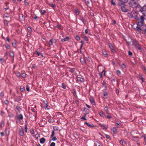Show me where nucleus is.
Returning <instances> with one entry per match:
<instances>
[{
    "label": "nucleus",
    "mask_w": 146,
    "mask_h": 146,
    "mask_svg": "<svg viewBox=\"0 0 146 146\" xmlns=\"http://www.w3.org/2000/svg\"><path fill=\"white\" fill-rule=\"evenodd\" d=\"M139 77L140 79L142 80L143 82H144V81L143 78L142 77V75H139Z\"/></svg>",
    "instance_id": "ea45409f"
},
{
    "label": "nucleus",
    "mask_w": 146,
    "mask_h": 146,
    "mask_svg": "<svg viewBox=\"0 0 146 146\" xmlns=\"http://www.w3.org/2000/svg\"><path fill=\"white\" fill-rule=\"evenodd\" d=\"M129 6L133 8H135L137 7L138 4L134 0H130L129 3Z\"/></svg>",
    "instance_id": "f257e3e1"
},
{
    "label": "nucleus",
    "mask_w": 146,
    "mask_h": 146,
    "mask_svg": "<svg viewBox=\"0 0 146 146\" xmlns=\"http://www.w3.org/2000/svg\"><path fill=\"white\" fill-rule=\"evenodd\" d=\"M80 13V11L78 9H76L75 10V15L77 16Z\"/></svg>",
    "instance_id": "9d476101"
},
{
    "label": "nucleus",
    "mask_w": 146,
    "mask_h": 146,
    "mask_svg": "<svg viewBox=\"0 0 146 146\" xmlns=\"http://www.w3.org/2000/svg\"><path fill=\"white\" fill-rule=\"evenodd\" d=\"M116 72L118 76H119L121 74V71L119 70H117Z\"/></svg>",
    "instance_id": "7c9ffc66"
},
{
    "label": "nucleus",
    "mask_w": 146,
    "mask_h": 146,
    "mask_svg": "<svg viewBox=\"0 0 146 146\" xmlns=\"http://www.w3.org/2000/svg\"><path fill=\"white\" fill-rule=\"evenodd\" d=\"M4 126V121L2 120L0 122V127L1 128L3 127Z\"/></svg>",
    "instance_id": "4468645a"
},
{
    "label": "nucleus",
    "mask_w": 146,
    "mask_h": 146,
    "mask_svg": "<svg viewBox=\"0 0 146 146\" xmlns=\"http://www.w3.org/2000/svg\"><path fill=\"white\" fill-rule=\"evenodd\" d=\"M15 74L16 76L18 77H19L21 76L20 73L18 72H16Z\"/></svg>",
    "instance_id": "473e14b6"
},
{
    "label": "nucleus",
    "mask_w": 146,
    "mask_h": 146,
    "mask_svg": "<svg viewBox=\"0 0 146 146\" xmlns=\"http://www.w3.org/2000/svg\"><path fill=\"white\" fill-rule=\"evenodd\" d=\"M100 126L102 127L103 129H104L106 130L107 129V127L104 124H101L100 125Z\"/></svg>",
    "instance_id": "2f4dec72"
},
{
    "label": "nucleus",
    "mask_w": 146,
    "mask_h": 146,
    "mask_svg": "<svg viewBox=\"0 0 146 146\" xmlns=\"http://www.w3.org/2000/svg\"><path fill=\"white\" fill-rule=\"evenodd\" d=\"M103 72H104V75H105V70H103L102 71V72H101V73H100L99 74V75L100 76V77L101 78H102V73Z\"/></svg>",
    "instance_id": "c85d7f7f"
},
{
    "label": "nucleus",
    "mask_w": 146,
    "mask_h": 146,
    "mask_svg": "<svg viewBox=\"0 0 146 146\" xmlns=\"http://www.w3.org/2000/svg\"><path fill=\"white\" fill-rule=\"evenodd\" d=\"M43 102L45 104V106H44L43 108L45 109H46L48 106V103L46 101H44Z\"/></svg>",
    "instance_id": "f8f14e48"
},
{
    "label": "nucleus",
    "mask_w": 146,
    "mask_h": 146,
    "mask_svg": "<svg viewBox=\"0 0 146 146\" xmlns=\"http://www.w3.org/2000/svg\"><path fill=\"white\" fill-rule=\"evenodd\" d=\"M121 7V11L123 12H126L129 11H130V9H127L126 7V5L125 4H124L123 5H119Z\"/></svg>",
    "instance_id": "39448f33"
},
{
    "label": "nucleus",
    "mask_w": 146,
    "mask_h": 146,
    "mask_svg": "<svg viewBox=\"0 0 146 146\" xmlns=\"http://www.w3.org/2000/svg\"><path fill=\"white\" fill-rule=\"evenodd\" d=\"M144 17L143 16H141L140 19H137L138 22L137 25L142 27L143 25Z\"/></svg>",
    "instance_id": "f03ea898"
},
{
    "label": "nucleus",
    "mask_w": 146,
    "mask_h": 146,
    "mask_svg": "<svg viewBox=\"0 0 146 146\" xmlns=\"http://www.w3.org/2000/svg\"><path fill=\"white\" fill-rule=\"evenodd\" d=\"M55 143L54 142H52L50 144V146H55Z\"/></svg>",
    "instance_id": "bf43d9fd"
},
{
    "label": "nucleus",
    "mask_w": 146,
    "mask_h": 146,
    "mask_svg": "<svg viewBox=\"0 0 146 146\" xmlns=\"http://www.w3.org/2000/svg\"><path fill=\"white\" fill-rule=\"evenodd\" d=\"M5 104L6 105H7L9 103V102L7 100H6L5 101Z\"/></svg>",
    "instance_id": "338daca9"
},
{
    "label": "nucleus",
    "mask_w": 146,
    "mask_h": 146,
    "mask_svg": "<svg viewBox=\"0 0 146 146\" xmlns=\"http://www.w3.org/2000/svg\"><path fill=\"white\" fill-rule=\"evenodd\" d=\"M128 55L130 56L132 55L133 54L132 52L130 51L128 52Z\"/></svg>",
    "instance_id": "13d9d810"
},
{
    "label": "nucleus",
    "mask_w": 146,
    "mask_h": 146,
    "mask_svg": "<svg viewBox=\"0 0 146 146\" xmlns=\"http://www.w3.org/2000/svg\"><path fill=\"white\" fill-rule=\"evenodd\" d=\"M56 27L59 29H61V25H57L56 26Z\"/></svg>",
    "instance_id": "603ef678"
},
{
    "label": "nucleus",
    "mask_w": 146,
    "mask_h": 146,
    "mask_svg": "<svg viewBox=\"0 0 146 146\" xmlns=\"http://www.w3.org/2000/svg\"><path fill=\"white\" fill-rule=\"evenodd\" d=\"M4 96V94L3 92L0 93V96L1 98H3Z\"/></svg>",
    "instance_id": "49530a36"
},
{
    "label": "nucleus",
    "mask_w": 146,
    "mask_h": 146,
    "mask_svg": "<svg viewBox=\"0 0 146 146\" xmlns=\"http://www.w3.org/2000/svg\"><path fill=\"white\" fill-rule=\"evenodd\" d=\"M69 72H70L72 73H73L74 71V68H70L69 70Z\"/></svg>",
    "instance_id": "e433bc0d"
},
{
    "label": "nucleus",
    "mask_w": 146,
    "mask_h": 146,
    "mask_svg": "<svg viewBox=\"0 0 146 146\" xmlns=\"http://www.w3.org/2000/svg\"><path fill=\"white\" fill-rule=\"evenodd\" d=\"M24 3L25 5L26 6H28L29 5V3L27 1H24Z\"/></svg>",
    "instance_id": "8fccbe9b"
},
{
    "label": "nucleus",
    "mask_w": 146,
    "mask_h": 146,
    "mask_svg": "<svg viewBox=\"0 0 146 146\" xmlns=\"http://www.w3.org/2000/svg\"><path fill=\"white\" fill-rule=\"evenodd\" d=\"M25 131L26 132H27V127L26 124L25 125Z\"/></svg>",
    "instance_id": "5fc2aeb1"
},
{
    "label": "nucleus",
    "mask_w": 146,
    "mask_h": 146,
    "mask_svg": "<svg viewBox=\"0 0 146 146\" xmlns=\"http://www.w3.org/2000/svg\"><path fill=\"white\" fill-rule=\"evenodd\" d=\"M40 13H41V15H44L46 13V11L45 10H42L40 11Z\"/></svg>",
    "instance_id": "c756f323"
},
{
    "label": "nucleus",
    "mask_w": 146,
    "mask_h": 146,
    "mask_svg": "<svg viewBox=\"0 0 146 146\" xmlns=\"http://www.w3.org/2000/svg\"><path fill=\"white\" fill-rule=\"evenodd\" d=\"M79 19L82 22L84 25H85L86 23V19L82 17H81Z\"/></svg>",
    "instance_id": "9b49d317"
},
{
    "label": "nucleus",
    "mask_w": 146,
    "mask_h": 146,
    "mask_svg": "<svg viewBox=\"0 0 146 146\" xmlns=\"http://www.w3.org/2000/svg\"><path fill=\"white\" fill-rule=\"evenodd\" d=\"M62 87L64 89H65L66 88V86L64 83L62 84Z\"/></svg>",
    "instance_id": "774afa93"
},
{
    "label": "nucleus",
    "mask_w": 146,
    "mask_h": 146,
    "mask_svg": "<svg viewBox=\"0 0 146 146\" xmlns=\"http://www.w3.org/2000/svg\"><path fill=\"white\" fill-rule=\"evenodd\" d=\"M6 134L7 135H9V131L7 130H5Z\"/></svg>",
    "instance_id": "69168bd1"
},
{
    "label": "nucleus",
    "mask_w": 146,
    "mask_h": 146,
    "mask_svg": "<svg viewBox=\"0 0 146 146\" xmlns=\"http://www.w3.org/2000/svg\"><path fill=\"white\" fill-rule=\"evenodd\" d=\"M16 109L19 111V112H20L21 110V109L19 106H17L16 107Z\"/></svg>",
    "instance_id": "72a5a7b5"
},
{
    "label": "nucleus",
    "mask_w": 146,
    "mask_h": 146,
    "mask_svg": "<svg viewBox=\"0 0 146 146\" xmlns=\"http://www.w3.org/2000/svg\"><path fill=\"white\" fill-rule=\"evenodd\" d=\"M35 52L36 53L38 56H39L41 54V53L39 52L38 50H36Z\"/></svg>",
    "instance_id": "864d4df0"
},
{
    "label": "nucleus",
    "mask_w": 146,
    "mask_h": 146,
    "mask_svg": "<svg viewBox=\"0 0 146 146\" xmlns=\"http://www.w3.org/2000/svg\"><path fill=\"white\" fill-rule=\"evenodd\" d=\"M77 81L80 83H82L84 82V79L83 77L81 75H78L76 77Z\"/></svg>",
    "instance_id": "20e7f679"
},
{
    "label": "nucleus",
    "mask_w": 146,
    "mask_h": 146,
    "mask_svg": "<svg viewBox=\"0 0 146 146\" xmlns=\"http://www.w3.org/2000/svg\"><path fill=\"white\" fill-rule=\"evenodd\" d=\"M102 54L104 57H106L108 56V54L106 51H102Z\"/></svg>",
    "instance_id": "412c9836"
},
{
    "label": "nucleus",
    "mask_w": 146,
    "mask_h": 146,
    "mask_svg": "<svg viewBox=\"0 0 146 146\" xmlns=\"http://www.w3.org/2000/svg\"><path fill=\"white\" fill-rule=\"evenodd\" d=\"M8 116L10 117H13L14 116V115L12 113H8Z\"/></svg>",
    "instance_id": "f704fd0d"
},
{
    "label": "nucleus",
    "mask_w": 146,
    "mask_h": 146,
    "mask_svg": "<svg viewBox=\"0 0 146 146\" xmlns=\"http://www.w3.org/2000/svg\"><path fill=\"white\" fill-rule=\"evenodd\" d=\"M19 134L20 136H23L24 135V131L22 130H20Z\"/></svg>",
    "instance_id": "4be33fe9"
},
{
    "label": "nucleus",
    "mask_w": 146,
    "mask_h": 146,
    "mask_svg": "<svg viewBox=\"0 0 146 146\" xmlns=\"http://www.w3.org/2000/svg\"><path fill=\"white\" fill-rule=\"evenodd\" d=\"M85 124H86L87 126H88V127H89L90 128L94 127V125H92L86 122L85 123Z\"/></svg>",
    "instance_id": "dca6fc26"
},
{
    "label": "nucleus",
    "mask_w": 146,
    "mask_h": 146,
    "mask_svg": "<svg viewBox=\"0 0 146 146\" xmlns=\"http://www.w3.org/2000/svg\"><path fill=\"white\" fill-rule=\"evenodd\" d=\"M139 26H137L136 27V28L137 29V30L139 33H141V27H139Z\"/></svg>",
    "instance_id": "f3484780"
},
{
    "label": "nucleus",
    "mask_w": 146,
    "mask_h": 146,
    "mask_svg": "<svg viewBox=\"0 0 146 146\" xmlns=\"http://www.w3.org/2000/svg\"><path fill=\"white\" fill-rule=\"evenodd\" d=\"M85 3L86 5L88 7H90V3L89 1H85Z\"/></svg>",
    "instance_id": "393cba45"
},
{
    "label": "nucleus",
    "mask_w": 146,
    "mask_h": 146,
    "mask_svg": "<svg viewBox=\"0 0 146 146\" xmlns=\"http://www.w3.org/2000/svg\"><path fill=\"white\" fill-rule=\"evenodd\" d=\"M106 137L107 139H110V135H106Z\"/></svg>",
    "instance_id": "0e129e2a"
},
{
    "label": "nucleus",
    "mask_w": 146,
    "mask_h": 146,
    "mask_svg": "<svg viewBox=\"0 0 146 146\" xmlns=\"http://www.w3.org/2000/svg\"><path fill=\"white\" fill-rule=\"evenodd\" d=\"M84 39L85 41H87L88 40V39L87 37L86 36H85L84 37Z\"/></svg>",
    "instance_id": "3c124183"
},
{
    "label": "nucleus",
    "mask_w": 146,
    "mask_h": 146,
    "mask_svg": "<svg viewBox=\"0 0 146 146\" xmlns=\"http://www.w3.org/2000/svg\"><path fill=\"white\" fill-rule=\"evenodd\" d=\"M12 46L15 48L16 47L17 45L15 43H12Z\"/></svg>",
    "instance_id": "6e6d98bb"
},
{
    "label": "nucleus",
    "mask_w": 146,
    "mask_h": 146,
    "mask_svg": "<svg viewBox=\"0 0 146 146\" xmlns=\"http://www.w3.org/2000/svg\"><path fill=\"white\" fill-rule=\"evenodd\" d=\"M45 139L44 137L40 139V142L41 143H44L45 141Z\"/></svg>",
    "instance_id": "ddd939ff"
},
{
    "label": "nucleus",
    "mask_w": 146,
    "mask_h": 146,
    "mask_svg": "<svg viewBox=\"0 0 146 146\" xmlns=\"http://www.w3.org/2000/svg\"><path fill=\"white\" fill-rule=\"evenodd\" d=\"M21 76L23 78H25L26 77V74L25 73H23L21 74Z\"/></svg>",
    "instance_id": "09e8293b"
},
{
    "label": "nucleus",
    "mask_w": 146,
    "mask_h": 146,
    "mask_svg": "<svg viewBox=\"0 0 146 146\" xmlns=\"http://www.w3.org/2000/svg\"><path fill=\"white\" fill-rule=\"evenodd\" d=\"M57 140V138L55 137H53L52 139L51 140L53 141H55Z\"/></svg>",
    "instance_id": "052dcab7"
},
{
    "label": "nucleus",
    "mask_w": 146,
    "mask_h": 146,
    "mask_svg": "<svg viewBox=\"0 0 146 146\" xmlns=\"http://www.w3.org/2000/svg\"><path fill=\"white\" fill-rule=\"evenodd\" d=\"M53 42L52 41V40H50L49 43H48V44L50 46L52 44Z\"/></svg>",
    "instance_id": "a19ab883"
},
{
    "label": "nucleus",
    "mask_w": 146,
    "mask_h": 146,
    "mask_svg": "<svg viewBox=\"0 0 146 146\" xmlns=\"http://www.w3.org/2000/svg\"><path fill=\"white\" fill-rule=\"evenodd\" d=\"M55 134V133L54 131H53L52 132V134L51 135V137H52L54 136V135Z\"/></svg>",
    "instance_id": "4d7b16f0"
},
{
    "label": "nucleus",
    "mask_w": 146,
    "mask_h": 146,
    "mask_svg": "<svg viewBox=\"0 0 146 146\" xmlns=\"http://www.w3.org/2000/svg\"><path fill=\"white\" fill-rule=\"evenodd\" d=\"M108 45L109 47L111 50V51L113 53H115V51L114 49L113 46L112 45L111 43H109Z\"/></svg>",
    "instance_id": "0eeeda50"
},
{
    "label": "nucleus",
    "mask_w": 146,
    "mask_h": 146,
    "mask_svg": "<svg viewBox=\"0 0 146 146\" xmlns=\"http://www.w3.org/2000/svg\"><path fill=\"white\" fill-rule=\"evenodd\" d=\"M139 11L143 15H145L146 13V5H144L141 7L139 9Z\"/></svg>",
    "instance_id": "7ed1b4c3"
},
{
    "label": "nucleus",
    "mask_w": 146,
    "mask_h": 146,
    "mask_svg": "<svg viewBox=\"0 0 146 146\" xmlns=\"http://www.w3.org/2000/svg\"><path fill=\"white\" fill-rule=\"evenodd\" d=\"M69 39V37L68 36H67L65 38H62L61 39V41L62 42H64V41H66L68 40Z\"/></svg>",
    "instance_id": "2eb2a0df"
},
{
    "label": "nucleus",
    "mask_w": 146,
    "mask_h": 146,
    "mask_svg": "<svg viewBox=\"0 0 146 146\" xmlns=\"http://www.w3.org/2000/svg\"><path fill=\"white\" fill-rule=\"evenodd\" d=\"M84 114L85 115H86L87 114H88L90 112L89 110L86 108H84Z\"/></svg>",
    "instance_id": "6e6552de"
},
{
    "label": "nucleus",
    "mask_w": 146,
    "mask_h": 146,
    "mask_svg": "<svg viewBox=\"0 0 146 146\" xmlns=\"http://www.w3.org/2000/svg\"><path fill=\"white\" fill-rule=\"evenodd\" d=\"M128 0H119V5H122L124 4H125V3L128 2Z\"/></svg>",
    "instance_id": "423d86ee"
},
{
    "label": "nucleus",
    "mask_w": 146,
    "mask_h": 146,
    "mask_svg": "<svg viewBox=\"0 0 146 146\" xmlns=\"http://www.w3.org/2000/svg\"><path fill=\"white\" fill-rule=\"evenodd\" d=\"M112 131L114 133H116L117 132V129H116V128L115 127H113L112 129Z\"/></svg>",
    "instance_id": "a211bd4d"
},
{
    "label": "nucleus",
    "mask_w": 146,
    "mask_h": 146,
    "mask_svg": "<svg viewBox=\"0 0 146 146\" xmlns=\"http://www.w3.org/2000/svg\"><path fill=\"white\" fill-rule=\"evenodd\" d=\"M27 30L30 33L32 31V30L30 27H27Z\"/></svg>",
    "instance_id": "4c0bfd02"
},
{
    "label": "nucleus",
    "mask_w": 146,
    "mask_h": 146,
    "mask_svg": "<svg viewBox=\"0 0 146 146\" xmlns=\"http://www.w3.org/2000/svg\"><path fill=\"white\" fill-rule=\"evenodd\" d=\"M119 143L121 145H125L126 144L125 142L123 140H120L119 141Z\"/></svg>",
    "instance_id": "6ab92c4d"
},
{
    "label": "nucleus",
    "mask_w": 146,
    "mask_h": 146,
    "mask_svg": "<svg viewBox=\"0 0 146 146\" xmlns=\"http://www.w3.org/2000/svg\"><path fill=\"white\" fill-rule=\"evenodd\" d=\"M108 109L107 107L106 106L104 108V110L105 111L107 112L108 111Z\"/></svg>",
    "instance_id": "e2e57ef3"
},
{
    "label": "nucleus",
    "mask_w": 146,
    "mask_h": 146,
    "mask_svg": "<svg viewBox=\"0 0 146 146\" xmlns=\"http://www.w3.org/2000/svg\"><path fill=\"white\" fill-rule=\"evenodd\" d=\"M75 38L76 40L77 41L79 40L80 39V37L78 35L76 36Z\"/></svg>",
    "instance_id": "c03bdc74"
},
{
    "label": "nucleus",
    "mask_w": 146,
    "mask_h": 146,
    "mask_svg": "<svg viewBox=\"0 0 146 146\" xmlns=\"http://www.w3.org/2000/svg\"><path fill=\"white\" fill-rule=\"evenodd\" d=\"M48 121L50 123H52L53 122V120L52 119L50 118L48 120Z\"/></svg>",
    "instance_id": "58836bf2"
},
{
    "label": "nucleus",
    "mask_w": 146,
    "mask_h": 146,
    "mask_svg": "<svg viewBox=\"0 0 146 146\" xmlns=\"http://www.w3.org/2000/svg\"><path fill=\"white\" fill-rule=\"evenodd\" d=\"M135 45L136 47L139 50H140L141 51V50H142V48L141 47V46L140 45L139 43H136L135 44Z\"/></svg>",
    "instance_id": "1a4fd4ad"
},
{
    "label": "nucleus",
    "mask_w": 146,
    "mask_h": 146,
    "mask_svg": "<svg viewBox=\"0 0 146 146\" xmlns=\"http://www.w3.org/2000/svg\"><path fill=\"white\" fill-rule=\"evenodd\" d=\"M111 3L113 5H115L114 0H111Z\"/></svg>",
    "instance_id": "79ce46f5"
},
{
    "label": "nucleus",
    "mask_w": 146,
    "mask_h": 146,
    "mask_svg": "<svg viewBox=\"0 0 146 146\" xmlns=\"http://www.w3.org/2000/svg\"><path fill=\"white\" fill-rule=\"evenodd\" d=\"M34 17H33V19H35V20H36V19H37V18H38L37 17V16H36L35 14H34Z\"/></svg>",
    "instance_id": "680f3d73"
},
{
    "label": "nucleus",
    "mask_w": 146,
    "mask_h": 146,
    "mask_svg": "<svg viewBox=\"0 0 146 146\" xmlns=\"http://www.w3.org/2000/svg\"><path fill=\"white\" fill-rule=\"evenodd\" d=\"M121 68L122 69H124L125 68H126V66H125V65L124 64H123L121 65Z\"/></svg>",
    "instance_id": "c9c22d12"
},
{
    "label": "nucleus",
    "mask_w": 146,
    "mask_h": 146,
    "mask_svg": "<svg viewBox=\"0 0 146 146\" xmlns=\"http://www.w3.org/2000/svg\"><path fill=\"white\" fill-rule=\"evenodd\" d=\"M90 101L92 105H95V102L94 101V100L93 99H90Z\"/></svg>",
    "instance_id": "a878e982"
},
{
    "label": "nucleus",
    "mask_w": 146,
    "mask_h": 146,
    "mask_svg": "<svg viewBox=\"0 0 146 146\" xmlns=\"http://www.w3.org/2000/svg\"><path fill=\"white\" fill-rule=\"evenodd\" d=\"M26 88L27 91L29 92L30 90L29 87L28 85H27L26 86Z\"/></svg>",
    "instance_id": "a18cd8bd"
},
{
    "label": "nucleus",
    "mask_w": 146,
    "mask_h": 146,
    "mask_svg": "<svg viewBox=\"0 0 146 146\" xmlns=\"http://www.w3.org/2000/svg\"><path fill=\"white\" fill-rule=\"evenodd\" d=\"M86 115H83L82 117L81 118V119H84L85 120H86L87 119L85 118Z\"/></svg>",
    "instance_id": "37998d69"
},
{
    "label": "nucleus",
    "mask_w": 146,
    "mask_h": 146,
    "mask_svg": "<svg viewBox=\"0 0 146 146\" xmlns=\"http://www.w3.org/2000/svg\"><path fill=\"white\" fill-rule=\"evenodd\" d=\"M9 55L11 57H13L14 55L13 52L12 51H11L9 53Z\"/></svg>",
    "instance_id": "cd10ccee"
},
{
    "label": "nucleus",
    "mask_w": 146,
    "mask_h": 146,
    "mask_svg": "<svg viewBox=\"0 0 146 146\" xmlns=\"http://www.w3.org/2000/svg\"><path fill=\"white\" fill-rule=\"evenodd\" d=\"M7 3H6L5 5H6V7H4V9H5L6 11L7 10L9 9V7L7 6Z\"/></svg>",
    "instance_id": "de8ad7c7"
},
{
    "label": "nucleus",
    "mask_w": 146,
    "mask_h": 146,
    "mask_svg": "<svg viewBox=\"0 0 146 146\" xmlns=\"http://www.w3.org/2000/svg\"><path fill=\"white\" fill-rule=\"evenodd\" d=\"M25 90L24 87L23 86H21L20 88V90L21 92H24Z\"/></svg>",
    "instance_id": "bb28decb"
},
{
    "label": "nucleus",
    "mask_w": 146,
    "mask_h": 146,
    "mask_svg": "<svg viewBox=\"0 0 146 146\" xmlns=\"http://www.w3.org/2000/svg\"><path fill=\"white\" fill-rule=\"evenodd\" d=\"M17 118L19 120L23 119V117L22 115L21 114H20Z\"/></svg>",
    "instance_id": "5701e85b"
},
{
    "label": "nucleus",
    "mask_w": 146,
    "mask_h": 146,
    "mask_svg": "<svg viewBox=\"0 0 146 146\" xmlns=\"http://www.w3.org/2000/svg\"><path fill=\"white\" fill-rule=\"evenodd\" d=\"M100 115L102 117H104L105 116L104 113L103 111H101L99 113Z\"/></svg>",
    "instance_id": "b1692460"
},
{
    "label": "nucleus",
    "mask_w": 146,
    "mask_h": 146,
    "mask_svg": "<svg viewBox=\"0 0 146 146\" xmlns=\"http://www.w3.org/2000/svg\"><path fill=\"white\" fill-rule=\"evenodd\" d=\"M4 46L7 49H11V47L8 44H5L4 45Z\"/></svg>",
    "instance_id": "aec40b11"
}]
</instances>
